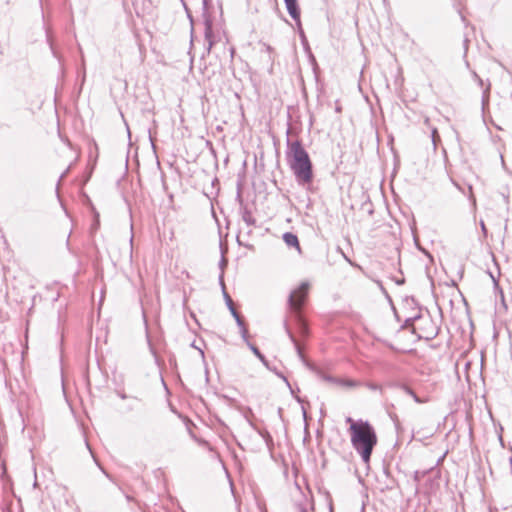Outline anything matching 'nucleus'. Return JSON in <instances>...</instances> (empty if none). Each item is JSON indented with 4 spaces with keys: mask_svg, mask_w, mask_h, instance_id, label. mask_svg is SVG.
Segmentation results:
<instances>
[{
    "mask_svg": "<svg viewBox=\"0 0 512 512\" xmlns=\"http://www.w3.org/2000/svg\"><path fill=\"white\" fill-rule=\"evenodd\" d=\"M236 200H237V202L239 203V206H240V207H242V205H246V204L244 203V200H243V197H242V192H241V186H240V184H238Z\"/></svg>",
    "mask_w": 512,
    "mask_h": 512,
    "instance_id": "obj_21",
    "label": "nucleus"
},
{
    "mask_svg": "<svg viewBox=\"0 0 512 512\" xmlns=\"http://www.w3.org/2000/svg\"><path fill=\"white\" fill-rule=\"evenodd\" d=\"M91 209L93 212V223L91 225V231L95 232L100 226V216L99 213L96 211L95 207L92 206Z\"/></svg>",
    "mask_w": 512,
    "mask_h": 512,
    "instance_id": "obj_14",
    "label": "nucleus"
},
{
    "mask_svg": "<svg viewBox=\"0 0 512 512\" xmlns=\"http://www.w3.org/2000/svg\"><path fill=\"white\" fill-rule=\"evenodd\" d=\"M100 468H101L102 472L106 475V477L111 479L110 475L102 467H100Z\"/></svg>",
    "mask_w": 512,
    "mask_h": 512,
    "instance_id": "obj_37",
    "label": "nucleus"
},
{
    "mask_svg": "<svg viewBox=\"0 0 512 512\" xmlns=\"http://www.w3.org/2000/svg\"><path fill=\"white\" fill-rule=\"evenodd\" d=\"M291 127L288 124L286 131V160L293 172L296 183L304 188L307 192L315 193L316 188L313 185L314 170L313 163L302 141L299 139L292 140L290 138Z\"/></svg>",
    "mask_w": 512,
    "mask_h": 512,
    "instance_id": "obj_1",
    "label": "nucleus"
},
{
    "mask_svg": "<svg viewBox=\"0 0 512 512\" xmlns=\"http://www.w3.org/2000/svg\"><path fill=\"white\" fill-rule=\"evenodd\" d=\"M67 172H68V170H66L64 173H62V175L60 176V180L66 176Z\"/></svg>",
    "mask_w": 512,
    "mask_h": 512,
    "instance_id": "obj_40",
    "label": "nucleus"
},
{
    "mask_svg": "<svg viewBox=\"0 0 512 512\" xmlns=\"http://www.w3.org/2000/svg\"><path fill=\"white\" fill-rule=\"evenodd\" d=\"M117 395L123 400L128 398L127 394L122 391H117Z\"/></svg>",
    "mask_w": 512,
    "mask_h": 512,
    "instance_id": "obj_30",
    "label": "nucleus"
},
{
    "mask_svg": "<svg viewBox=\"0 0 512 512\" xmlns=\"http://www.w3.org/2000/svg\"><path fill=\"white\" fill-rule=\"evenodd\" d=\"M85 76H86V72H85V60H84V57L82 56V80H83V81L85 80Z\"/></svg>",
    "mask_w": 512,
    "mask_h": 512,
    "instance_id": "obj_27",
    "label": "nucleus"
},
{
    "mask_svg": "<svg viewBox=\"0 0 512 512\" xmlns=\"http://www.w3.org/2000/svg\"><path fill=\"white\" fill-rule=\"evenodd\" d=\"M298 31H299V36H300V39H301V42L304 46V48L306 50H309V44H308V41H307V38H306V35H305V32L302 28V24L300 23V27H298Z\"/></svg>",
    "mask_w": 512,
    "mask_h": 512,
    "instance_id": "obj_16",
    "label": "nucleus"
},
{
    "mask_svg": "<svg viewBox=\"0 0 512 512\" xmlns=\"http://www.w3.org/2000/svg\"><path fill=\"white\" fill-rule=\"evenodd\" d=\"M401 388L405 391L406 394L410 395L416 403L421 404L425 402L409 386L403 384Z\"/></svg>",
    "mask_w": 512,
    "mask_h": 512,
    "instance_id": "obj_13",
    "label": "nucleus"
},
{
    "mask_svg": "<svg viewBox=\"0 0 512 512\" xmlns=\"http://www.w3.org/2000/svg\"><path fill=\"white\" fill-rule=\"evenodd\" d=\"M489 103V91L488 89L484 91L482 96V108L484 109Z\"/></svg>",
    "mask_w": 512,
    "mask_h": 512,
    "instance_id": "obj_23",
    "label": "nucleus"
},
{
    "mask_svg": "<svg viewBox=\"0 0 512 512\" xmlns=\"http://www.w3.org/2000/svg\"><path fill=\"white\" fill-rule=\"evenodd\" d=\"M283 326H284V329H285V332H286L287 336L289 337L290 341L294 345L295 351H296L297 356L299 357V359L318 378H320L321 380H323L325 382H328V383H331V384H334V385H337V386H341V387H344V388H356V387H359V386L362 385V383L360 381H357V380L342 379V378L331 376V375L325 373L317 365H315L314 363H312L309 360H307L305 355H304V353H303L302 347H301V345L298 342L297 337L292 332L290 326L288 325V321L286 319L283 322Z\"/></svg>",
    "mask_w": 512,
    "mask_h": 512,
    "instance_id": "obj_3",
    "label": "nucleus"
},
{
    "mask_svg": "<svg viewBox=\"0 0 512 512\" xmlns=\"http://www.w3.org/2000/svg\"><path fill=\"white\" fill-rule=\"evenodd\" d=\"M243 341L246 343L251 352L262 362V364H266L267 358L255 344L250 342L249 336L246 339H243Z\"/></svg>",
    "mask_w": 512,
    "mask_h": 512,
    "instance_id": "obj_12",
    "label": "nucleus"
},
{
    "mask_svg": "<svg viewBox=\"0 0 512 512\" xmlns=\"http://www.w3.org/2000/svg\"><path fill=\"white\" fill-rule=\"evenodd\" d=\"M219 282H220L221 287H222L223 297H224L226 306L229 309V311H230L231 315L233 316V318L235 319V321L237 323V326L239 327L242 339H246L248 337V335H249L247 326H246V324L244 322V319L241 317V315L234 308L233 300L231 299L230 295L227 293V291L225 289L223 272L219 276Z\"/></svg>",
    "mask_w": 512,
    "mask_h": 512,
    "instance_id": "obj_5",
    "label": "nucleus"
},
{
    "mask_svg": "<svg viewBox=\"0 0 512 512\" xmlns=\"http://www.w3.org/2000/svg\"><path fill=\"white\" fill-rule=\"evenodd\" d=\"M181 1H182V2H184L183 0H181ZM183 5H184L185 10H186V12H187V14H188V18L190 19L191 24H193V18H192V16H191V14H190V12H189V10H188V8H187L186 4H185V3H183Z\"/></svg>",
    "mask_w": 512,
    "mask_h": 512,
    "instance_id": "obj_29",
    "label": "nucleus"
},
{
    "mask_svg": "<svg viewBox=\"0 0 512 512\" xmlns=\"http://www.w3.org/2000/svg\"><path fill=\"white\" fill-rule=\"evenodd\" d=\"M463 273H464V270H463V268H462V269H461V271H460V277H462V276H463Z\"/></svg>",
    "mask_w": 512,
    "mask_h": 512,
    "instance_id": "obj_47",
    "label": "nucleus"
},
{
    "mask_svg": "<svg viewBox=\"0 0 512 512\" xmlns=\"http://www.w3.org/2000/svg\"><path fill=\"white\" fill-rule=\"evenodd\" d=\"M413 323H414V322H413V319H411L410 317H408V318L404 321L403 325L401 326V329H407V328H410V327H412Z\"/></svg>",
    "mask_w": 512,
    "mask_h": 512,
    "instance_id": "obj_24",
    "label": "nucleus"
},
{
    "mask_svg": "<svg viewBox=\"0 0 512 512\" xmlns=\"http://www.w3.org/2000/svg\"><path fill=\"white\" fill-rule=\"evenodd\" d=\"M480 227H481V230H482V233H483L484 237H486L488 231H487L486 225H485L483 220L480 221Z\"/></svg>",
    "mask_w": 512,
    "mask_h": 512,
    "instance_id": "obj_25",
    "label": "nucleus"
},
{
    "mask_svg": "<svg viewBox=\"0 0 512 512\" xmlns=\"http://www.w3.org/2000/svg\"><path fill=\"white\" fill-rule=\"evenodd\" d=\"M368 389L372 390V391H380L382 392L383 389H382V386L377 384V383H373V382H366L364 384Z\"/></svg>",
    "mask_w": 512,
    "mask_h": 512,
    "instance_id": "obj_18",
    "label": "nucleus"
},
{
    "mask_svg": "<svg viewBox=\"0 0 512 512\" xmlns=\"http://www.w3.org/2000/svg\"><path fill=\"white\" fill-rule=\"evenodd\" d=\"M43 27L45 30L46 42L50 48L51 54L53 55L54 58H56L58 60L59 64L61 65L62 61H63V57L59 54V52L55 48L54 39L52 36V30L50 27L46 26L45 23H44Z\"/></svg>",
    "mask_w": 512,
    "mask_h": 512,
    "instance_id": "obj_8",
    "label": "nucleus"
},
{
    "mask_svg": "<svg viewBox=\"0 0 512 512\" xmlns=\"http://www.w3.org/2000/svg\"><path fill=\"white\" fill-rule=\"evenodd\" d=\"M378 285H379L380 289H381L383 292H386V291H385V289H384V287H383V285H382V283H381L380 281H378Z\"/></svg>",
    "mask_w": 512,
    "mask_h": 512,
    "instance_id": "obj_36",
    "label": "nucleus"
},
{
    "mask_svg": "<svg viewBox=\"0 0 512 512\" xmlns=\"http://www.w3.org/2000/svg\"><path fill=\"white\" fill-rule=\"evenodd\" d=\"M249 426L254 430L256 431L262 438L263 440L265 441L266 445L268 446V448H271L273 446V438L271 436V434L265 430V429H260L254 422L253 420H249Z\"/></svg>",
    "mask_w": 512,
    "mask_h": 512,
    "instance_id": "obj_10",
    "label": "nucleus"
},
{
    "mask_svg": "<svg viewBox=\"0 0 512 512\" xmlns=\"http://www.w3.org/2000/svg\"><path fill=\"white\" fill-rule=\"evenodd\" d=\"M92 456H94V455L92 454ZM93 458H95V457H93ZM94 462H95V463H97V466H99V467H100V463H98V460H97V459H94Z\"/></svg>",
    "mask_w": 512,
    "mask_h": 512,
    "instance_id": "obj_45",
    "label": "nucleus"
},
{
    "mask_svg": "<svg viewBox=\"0 0 512 512\" xmlns=\"http://www.w3.org/2000/svg\"><path fill=\"white\" fill-rule=\"evenodd\" d=\"M268 370L271 369L269 361L266 359V364H263Z\"/></svg>",
    "mask_w": 512,
    "mask_h": 512,
    "instance_id": "obj_35",
    "label": "nucleus"
},
{
    "mask_svg": "<svg viewBox=\"0 0 512 512\" xmlns=\"http://www.w3.org/2000/svg\"><path fill=\"white\" fill-rule=\"evenodd\" d=\"M239 210H240L241 218L247 226L255 227L257 225L256 219L253 217L252 211L250 210V208L247 205H242V207H240Z\"/></svg>",
    "mask_w": 512,
    "mask_h": 512,
    "instance_id": "obj_9",
    "label": "nucleus"
},
{
    "mask_svg": "<svg viewBox=\"0 0 512 512\" xmlns=\"http://www.w3.org/2000/svg\"><path fill=\"white\" fill-rule=\"evenodd\" d=\"M269 370H270V371H272V372H274V373H275L279 378H281V379H282V380L287 384V386L290 388L291 393H292V394L294 393V392H293V390H292V388H291V386H290V383H289L288 379L283 375V373L279 372V371L276 369V367H271V369H269Z\"/></svg>",
    "mask_w": 512,
    "mask_h": 512,
    "instance_id": "obj_17",
    "label": "nucleus"
},
{
    "mask_svg": "<svg viewBox=\"0 0 512 512\" xmlns=\"http://www.w3.org/2000/svg\"><path fill=\"white\" fill-rule=\"evenodd\" d=\"M212 0H202V8H203V23H204V37L207 43V52L209 53L212 49L215 41H214V32H213V19L209 13L210 5Z\"/></svg>",
    "mask_w": 512,
    "mask_h": 512,
    "instance_id": "obj_6",
    "label": "nucleus"
},
{
    "mask_svg": "<svg viewBox=\"0 0 512 512\" xmlns=\"http://www.w3.org/2000/svg\"><path fill=\"white\" fill-rule=\"evenodd\" d=\"M263 46L266 52L271 53L273 51V48L269 44L264 43Z\"/></svg>",
    "mask_w": 512,
    "mask_h": 512,
    "instance_id": "obj_31",
    "label": "nucleus"
},
{
    "mask_svg": "<svg viewBox=\"0 0 512 512\" xmlns=\"http://www.w3.org/2000/svg\"><path fill=\"white\" fill-rule=\"evenodd\" d=\"M306 502L307 501L304 500V501H301V502H297L295 504L297 512H307V503Z\"/></svg>",
    "mask_w": 512,
    "mask_h": 512,
    "instance_id": "obj_19",
    "label": "nucleus"
},
{
    "mask_svg": "<svg viewBox=\"0 0 512 512\" xmlns=\"http://www.w3.org/2000/svg\"><path fill=\"white\" fill-rule=\"evenodd\" d=\"M431 138H432V142H433L434 147H436V145H437V141H440V137H439V135H438V130H437V128H433V129L431 130Z\"/></svg>",
    "mask_w": 512,
    "mask_h": 512,
    "instance_id": "obj_20",
    "label": "nucleus"
},
{
    "mask_svg": "<svg viewBox=\"0 0 512 512\" xmlns=\"http://www.w3.org/2000/svg\"><path fill=\"white\" fill-rule=\"evenodd\" d=\"M282 239L288 247H295L298 251H300L299 239L296 234L292 232H285L282 236Z\"/></svg>",
    "mask_w": 512,
    "mask_h": 512,
    "instance_id": "obj_11",
    "label": "nucleus"
},
{
    "mask_svg": "<svg viewBox=\"0 0 512 512\" xmlns=\"http://www.w3.org/2000/svg\"><path fill=\"white\" fill-rule=\"evenodd\" d=\"M284 3L288 14L296 22L297 27H300L301 10L298 0H284Z\"/></svg>",
    "mask_w": 512,
    "mask_h": 512,
    "instance_id": "obj_7",
    "label": "nucleus"
},
{
    "mask_svg": "<svg viewBox=\"0 0 512 512\" xmlns=\"http://www.w3.org/2000/svg\"><path fill=\"white\" fill-rule=\"evenodd\" d=\"M126 499H127L128 501H132V499H133V498H132L131 496H129V495H126Z\"/></svg>",
    "mask_w": 512,
    "mask_h": 512,
    "instance_id": "obj_43",
    "label": "nucleus"
},
{
    "mask_svg": "<svg viewBox=\"0 0 512 512\" xmlns=\"http://www.w3.org/2000/svg\"><path fill=\"white\" fill-rule=\"evenodd\" d=\"M346 423H349V434L351 444L357 453L361 456L364 463L368 464L374 447L377 444V435L374 427L362 419L354 420L351 417L346 418Z\"/></svg>",
    "mask_w": 512,
    "mask_h": 512,
    "instance_id": "obj_2",
    "label": "nucleus"
},
{
    "mask_svg": "<svg viewBox=\"0 0 512 512\" xmlns=\"http://www.w3.org/2000/svg\"><path fill=\"white\" fill-rule=\"evenodd\" d=\"M433 468H430L428 470L419 471L416 470L413 475V480L418 485L423 477H425L430 471H432Z\"/></svg>",
    "mask_w": 512,
    "mask_h": 512,
    "instance_id": "obj_15",
    "label": "nucleus"
},
{
    "mask_svg": "<svg viewBox=\"0 0 512 512\" xmlns=\"http://www.w3.org/2000/svg\"><path fill=\"white\" fill-rule=\"evenodd\" d=\"M85 443H86V446H87V448L89 449L90 453H92V450H91V448H90L89 443H88L87 441H85Z\"/></svg>",
    "mask_w": 512,
    "mask_h": 512,
    "instance_id": "obj_41",
    "label": "nucleus"
},
{
    "mask_svg": "<svg viewBox=\"0 0 512 512\" xmlns=\"http://www.w3.org/2000/svg\"><path fill=\"white\" fill-rule=\"evenodd\" d=\"M410 318H411V319H413V322H415L416 320L421 319V318H422V315H421L420 313H418L417 315H415V316H411Z\"/></svg>",
    "mask_w": 512,
    "mask_h": 512,
    "instance_id": "obj_33",
    "label": "nucleus"
},
{
    "mask_svg": "<svg viewBox=\"0 0 512 512\" xmlns=\"http://www.w3.org/2000/svg\"><path fill=\"white\" fill-rule=\"evenodd\" d=\"M310 59L315 63V57L310 53Z\"/></svg>",
    "mask_w": 512,
    "mask_h": 512,
    "instance_id": "obj_42",
    "label": "nucleus"
},
{
    "mask_svg": "<svg viewBox=\"0 0 512 512\" xmlns=\"http://www.w3.org/2000/svg\"><path fill=\"white\" fill-rule=\"evenodd\" d=\"M436 335H437V331L436 330H432L430 333H428L426 335V338L427 339H432V338L436 337Z\"/></svg>",
    "mask_w": 512,
    "mask_h": 512,
    "instance_id": "obj_28",
    "label": "nucleus"
},
{
    "mask_svg": "<svg viewBox=\"0 0 512 512\" xmlns=\"http://www.w3.org/2000/svg\"><path fill=\"white\" fill-rule=\"evenodd\" d=\"M282 413H283V409L282 408H278V415L280 416V418L282 417Z\"/></svg>",
    "mask_w": 512,
    "mask_h": 512,
    "instance_id": "obj_39",
    "label": "nucleus"
},
{
    "mask_svg": "<svg viewBox=\"0 0 512 512\" xmlns=\"http://www.w3.org/2000/svg\"><path fill=\"white\" fill-rule=\"evenodd\" d=\"M474 76L477 78V80L479 82V85L482 86L483 85V80L476 73H474Z\"/></svg>",
    "mask_w": 512,
    "mask_h": 512,
    "instance_id": "obj_34",
    "label": "nucleus"
},
{
    "mask_svg": "<svg viewBox=\"0 0 512 512\" xmlns=\"http://www.w3.org/2000/svg\"><path fill=\"white\" fill-rule=\"evenodd\" d=\"M227 265V260L222 256L220 262H219V267L220 269L223 271L224 267Z\"/></svg>",
    "mask_w": 512,
    "mask_h": 512,
    "instance_id": "obj_26",
    "label": "nucleus"
},
{
    "mask_svg": "<svg viewBox=\"0 0 512 512\" xmlns=\"http://www.w3.org/2000/svg\"><path fill=\"white\" fill-rule=\"evenodd\" d=\"M392 419H393V421H394V423H395V427H396V429L398 430V429H399V425H400V423H399V420H398L397 416L392 417Z\"/></svg>",
    "mask_w": 512,
    "mask_h": 512,
    "instance_id": "obj_32",
    "label": "nucleus"
},
{
    "mask_svg": "<svg viewBox=\"0 0 512 512\" xmlns=\"http://www.w3.org/2000/svg\"><path fill=\"white\" fill-rule=\"evenodd\" d=\"M243 415H244V418L247 420L248 423H249V420H252V417H254L253 410L250 407H247L245 409V412H244Z\"/></svg>",
    "mask_w": 512,
    "mask_h": 512,
    "instance_id": "obj_22",
    "label": "nucleus"
},
{
    "mask_svg": "<svg viewBox=\"0 0 512 512\" xmlns=\"http://www.w3.org/2000/svg\"><path fill=\"white\" fill-rule=\"evenodd\" d=\"M403 283H404V279L396 280V284H398V285H402Z\"/></svg>",
    "mask_w": 512,
    "mask_h": 512,
    "instance_id": "obj_38",
    "label": "nucleus"
},
{
    "mask_svg": "<svg viewBox=\"0 0 512 512\" xmlns=\"http://www.w3.org/2000/svg\"><path fill=\"white\" fill-rule=\"evenodd\" d=\"M92 456H94V455L92 454ZM93 458H95V457H93ZM94 462H95V463H97V466H99V467H100V463H98V460H97V459H94Z\"/></svg>",
    "mask_w": 512,
    "mask_h": 512,
    "instance_id": "obj_44",
    "label": "nucleus"
},
{
    "mask_svg": "<svg viewBox=\"0 0 512 512\" xmlns=\"http://www.w3.org/2000/svg\"><path fill=\"white\" fill-rule=\"evenodd\" d=\"M361 512H365V507H364V505L362 506V510H361Z\"/></svg>",
    "mask_w": 512,
    "mask_h": 512,
    "instance_id": "obj_49",
    "label": "nucleus"
},
{
    "mask_svg": "<svg viewBox=\"0 0 512 512\" xmlns=\"http://www.w3.org/2000/svg\"><path fill=\"white\" fill-rule=\"evenodd\" d=\"M92 456H94V455L92 454ZM93 458H95V457H93ZM94 462H95V463H97V466H99V467H100V463H98V460H97V459H94Z\"/></svg>",
    "mask_w": 512,
    "mask_h": 512,
    "instance_id": "obj_46",
    "label": "nucleus"
},
{
    "mask_svg": "<svg viewBox=\"0 0 512 512\" xmlns=\"http://www.w3.org/2000/svg\"><path fill=\"white\" fill-rule=\"evenodd\" d=\"M1 466H3V468L5 469V465L4 463H1ZM5 473V470L3 471V474Z\"/></svg>",
    "mask_w": 512,
    "mask_h": 512,
    "instance_id": "obj_48",
    "label": "nucleus"
},
{
    "mask_svg": "<svg viewBox=\"0 0 512 512\" xmlns=\"http://www.w3.org/2000/svg\"><path fill=\"white\" fill-rule=\"evenodd\" d=\"M309 288V282L303 281L300 283L297 289L293 290L289 294L287 299V306L289 310L294 314L297 333L301 339H306L309 336V328L300 313L302 306L306 303Z\"/></svg>",
    "mask_w": 512,
    "mask_h": 512,
    "instance_id": "obj_4",
    "label": "nucleus"
}]
</instances>
